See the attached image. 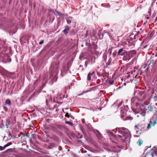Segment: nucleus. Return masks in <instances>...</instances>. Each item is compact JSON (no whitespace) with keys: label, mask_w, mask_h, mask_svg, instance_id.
Segmentation results:
<instances>
[{"label":"nucleus","mask_w":157,"mask_h":157,"mask_svg":"<svg viewBox=\"0 0 157 157\" xmlns=\"http://www.w3.org/2000/svg\"><path fill=\"white\" fill-rule=\"evenodd\" d=\"M54 18H53V20H52V22L53 21V20H54Z\"/></svg>","instance_id":"6e6d98bb"},{"label":"nucleus","mask_w":157,"mask_h":157,"mask_svg":"<svg viewBox=\"0 0 157 157\" xmlns=\"http://www.w3.org/2000/svg\"><path fill=\"white\" fill-rule=\"evenodd\" d=\"M146 112L145 111H143L140 113V114L143 116H144L145 115Z\"/></svg>","instance_id":"b1692460"},{"label":"nucleus","mask_w":157,"mask_h":157,"mask_svg":"<svg viewBox=\"0 0 157 157\" xmlns=\"http://www.w3.org/2000/svg\"><path fill=\"white\" fill-rule=\"evenodd\" d=\"M44 41L43 40H41V41L39 43V44L40 45L44 43Z\"/></svg>","instance_id":"e433bc0d"},{"label":"nucleus","mask_w":157,"mask_h":157,"mask_svg":"<svg viewBox=\"0 0 157 157\" xmlns=\"http://www.w3.org/2000/svg\"><path fill=\"white\" fill-rule=\"evenodd\" d=\"M131 59L130 56L129 55H128V57L126 59H125L126 60H129Z\"/></svg>","instance_id":"f704fd0d"},{"label":"nucleus","mask_w":157,"mask_h":157,"mask_svg":"<svg viewBox=\"0 0 157 157\" xmlns=\"http://www.w3.org/2000/svg\"><path fill=\"white\" fill-rule=\"evenodd\" d=\"M140 125H136L134 127V129L136 131V134L139 133L140 134L141 133V132H139V130L140 129Z\"/></svg>","instance_id":"9d476101"},{"label":"nucleus","mask_w":157,"mask_h":157,"mask_svg":"<svg viewBox=\"0 0 157 157\" xmlns=\"http://www.w3.org/2000/svg\"><path fill=\"white\" fill-rule=\"evenodd\" d=\"M106 131L107 133L110 137L111 136L114 138H115L116 136L110 131L109 130H107Z\"/></svg>","instance_id":"9b49d317"},{"label":"nucleus","mask_w":157,"mask_h":157,"mask_svg":"<svg viewBox=\"0 0 157 157\" xmlns=\"http://www.w3.org/2000/svg\"><path fill=\"white\" fill-rule=\"evenodd\" d=\"M6 147V146H5V145L3 147H2V149L3 150H4L5 149V148Z\"/></svg>","instance_id":"49530a36"},{"label":"nucleus","mask_w":157,"mask_h":157,"mask_svg":"<svg viewBox=\"0 0 157 157\" xmlns=\"http://www.w3.org/2000/svg\"><path fill=\"white\" fill-rule=\"evenodd\" d=\"M96 134L97 136L99 139H100L102 137L101 134L97 130V133H96Z\"/></svg>","instance_id":"2eb2a0df"},{"label":"nucleus","mask_w":157,"mask_h":157,"mask_svg":"<svg viewBox=\"0 0 157 157\" xmlns=\"http://www.w3.org/2000/svg\"><path fill=\"white\" fill-rule=\"evenodd\" d=\"M3 149H2V146H0V151H2Z\"/></svg>","instance_id":"79ce46f5"},{"label":"nucleus","mask_w":157,"mask_h":157,"mask_svg":"<svg viewBox=\"0 0 157 157\" xmlns=\"http://www.w3.org/2000/svg\"><path fill=\"white\" fill-rule=\"evenodd\" d=\"M97 46L96 45L94 47V49H96L97 48Z\"/></svg>","instance_id":"de8ad7c7"},{"label":"nucleus","mask_w":157,"mask_h":157,"mask_svg":"<svg viewBox=\"0 0 157 157\" xmlns=\"http://www.w3.org/2000/svg\"><path fill=\"white\" fill-rule=\"evenodd\" d=\"M124 85H126V83H124Z\"/></svg>","instance_id":"13d9d810"},{"label":"nucleus","mask_w":157,"mask_h":157,"mask_svg":"<svg viewBox=\"0 0 157 157\" xmlns=\"http://www.w3.org/2000/svg\"><path fill=\"white\" fill-rule=\"evenodd\" d=\"M69 30L68 26H67L66 27L65 29L63 31V33L65 34H67L68 33L67 31Z\"/></svg>","instance_id":"4468645a"},{"label":"nucleus","mask_w":157,"mask_h":157,"mask_svg":"<svg viewBox=\"0 0 157 157\" xmlns=\"http://www.w3.org/2000/svg\"><path fill=\"white\" fill-rule=\"evenodd\" d=\"M155 121H154L153 122H152L151 121H150L149 122V123L148 124L147 126V128L148 129H149L151 128V126H154L155 124Z\"/></svg>","instance_id":"6e6552de"},{"label":"nucleus","mask_w":157,"mask_h":157,"mask_svg":"<svg viewBox=\"0 0 157 157\" xmlns=\"http://www.w3.org/2000/svg\"><path fill=\"white\" fill-rule=\"evenodd\" d=\"M135 105H136V106L138 107V106H140V104L139 103H138L137 102H136Z\"/></svg>","instance_id":"4c0bfd02"},{"label":"nucleus","mask_w":157,"mask_h":157,"mask_svg":"<svg viewBox=\"0 0 157 157\" xmlns=\"http://www.w3.org/2000/svg\"><path fill=\"white\" fill-rule=\"evenodd\" d=\"M12 143L11 142H10L7 144H6V145H5V146H6V147L9 146L11 145L12 144Z\"/></svg>","instance_id":"393cba45"},{"label":"nucleus","mask_w":157,"mask_h":157,"mask_svg":"<svg viewBox=\"0 0 157 157\" xmlns=\"http://www.w3.org/2000/svg\"><path fill=\"white\" fill-rule=\"evenodd\" d=\"M3 110L6 112H7L8 111V109L5 106H3Z\"/></svg>","instance_id":"bb28decb"},{"label":"nucleus","mask_w":157,"mask_h":157,"mask_svg":"<svg viewBox=\"0 0 157 157\" xmlns=\"http://www.w3.org/2000/svg\"><path fill=\"white\" fill-rule=\"evenodd\" d=\"M82 56H79V59H81V58H82Z\"/></svg>","instance_id":"5fc2aeb1"},{"label":"nucleus","mask_w":157,"mask_h":157,"mask_svg":"<svg viewBox=\"0 0 157 157\" xmlns=\"http://www.w3.org/2000/svg\"><path fill=\"white\" fill-rule=\"evenodd\" d=\"M83 94V93H82L81 94H78V96H80V95H82Z\"/></svg>","instance_id":"09e8293b"},{"label":"nucleus","mask_w":157,"mask_h":157,"mask_svg":"<svg viewBox=\"0 0 157 157\" xmlns=\"http://www.w3.org/2000/svg\"><path fill=\"white\" fill-rule=\"evenodd\" d=\"M5 104L10 105H11V101L9 99H7L5 101Z\"/></svg>","instance_id":"f3484780"},{"label":"nucleus","mask_w":157,"mask_h":157,"mask_svg":"<svg viewBox=\"0 0 157 157\" xmlns=\"http://www.w3.org/2000/svg\"><path fill=\"white\" fill-rule=\"evenodd\" d=\"M116 54H117V52H113V57H115V56H116Z\"/></svg>","instance_id":"473e14b6"},{"label":"nucleus","mask_w":157,"mask_h":157,"mask_svg":"<svg viewBox=\"0 0 157 157\" xmlns=\"http://www.w3.org/2000/svg\"><path fill=\"white\" fill-rule=\"evenodd\" d=\"M107 150L108 151V152L110 151L112 152V154H115V155H116V153H117L119 152L120 151V150L119 149H116L115 148L113 149V151H111L108 148L107 149Z\"/></svg>","instance_id":"1a4fd4ad"},{"label":"nucleus","mask_w":157,"mask_h":157,"mask_svg":"<svg viewBox=\"0 0 157 157\" xmlns=\"http://www.w3.org/2000/svg\"><path fill=\"white\" fill-rule=\"evenodd\" d=\"M136 36H137V35H135L134 36V38H135V39H136Z\"/></svg>","instance_id":"864d4df0"},{"label":"nucleus","mask_w":157,"mask_h":157,"mask_svg":"<svg viewBox=\"0 0 157 157\" xmlns=\"http://www.w3.org/2000/svg\"><path fill=\"white\" fill-rule=\"evenodd\" d=\"M70 115H71L69 114L68 113H67L65 115V117L68 118H69L70 117Z\"/></svg>","instance_id":"c85d7f7f"},{"label":"nucleus","mask_w":157,"mask_h":157,"mask_svg":"<svg viewBox=\"0 0 157 157\" xmlns=\"http://www.w3.org/2000/svg\"><path fill=\"white\" fill-rule=\"evenodd\" d=\"M48 136L49 137V138L53 139V140L56 142L58 141L59 140V138L54 135H52L51 136Z\"/></svg>","instance_id":"0eeeda50"},{"label":"nucleus","mask_w":157,"mask_h":157,"mask_svg":"<svg viewBox=\"0 0 157 157\" xmlns=\"http://www.w3.org/2000/svg\"><path fill=\"white\" fill-rule=\"evenodd\" d=\"M113 48V47H111V49H109V51L110 50V52H109V54H110H110H111V53H112V51H111V50Z\"/></svg>","instance_id":"58836bf2"},{"label":"nucleus","mask_w":157,"mask_h":157,"mask_svg":"<svg viewBox=\"0 0 157 157\" xmlns=\"http://www.w3.org/2000/svg\"><path fill=\"white\" fill-rule=\"evenodd\" d=\"M17 152V149L14 148H13L8 149L5 152L6 155H13L16 156Z\"/></svg>","instance_id":"7ed1b4c3"},{"label":"nucleus","mask_w":157,"mask_h":157,"mask_svg":"<svg viewBox=\"0 0 157 157\" xmlns=\"http://www.w3.org/2000/svg\"><path fill=\"white\" fill-rule=\"evenodd\" d=\"M102 58L105 61H106L107 59V56H106V55H104L102 57Z\"/></svg>","instance_id":"cd10ccee"},{"label":"nucleus","mask_w":157,"mask_h":157,"mask_svg":"<svg viewBox=\"0 0 157 157\" xmlns=\"http://www.w3.org/2000/svg\"><path fill=\"white\" fill-rule=\"evenodd\" d=\"M130 76V75H128L127 76H126V77H127V78H128Z\"/></svg>","instance_id":"a18cd8bd"},{"label":"nucleus","mask_w":157,"mask_h":157,"mask_svg":"<svg viewBox=\"0 0 157 157\" xmlns=\"http://www.w3.org/2000/svg\"><path fill=\"white\" fill-rule=\"evenodd\" d=\"M132 118L130 116H128L126 118L125 120H132Z\"/></svg>","instance_id":"4be33fe9"},{"label":"nucleus","mask_w":157,"mask_h":157,"mask_svg":"<svg viewBox=\"0 0 157 157\" xmlns=\"http://www.w3.org/2000/svg\"><path fill=\"white\" fill-rule=\"evenodd\" d=\"M146 64L144 63V64L141 67L143 68V69H144L145 68H146Z\"/></svg>","instance_id":"72a5a7b5"},{"label":"nucleus","mask_w":157,"mask_h":157,"mask_svg":"<svg viewBox=\"0 0 157 157\" xmlns=\"http://www.w3.org/2000/svg\"><path fill=\"white\" fill-rule=\"evenodd\" d=\"M65 123L66 124H69L71 125H72L73 124L72 122L69 121H65Z\"/></svg>","instance_id":"5701e85b"},{"label":"nucleus","mask_w":157,"mask_h":157,"mask_svg":"<svg viewBox=\"0 0 157 157\" xmlns=\"http://www.w3.org/2000/svg\"><path fill=\"white\" fill-rule=\"evenodd\" d=\"M2 58L3 61L6 62H10L11 60L10 56L6 54H4L3 55V56H2Z\"/></svg>","instance_id":"423d86ee"},{"label":"nucleus","mask_w":157,"mask_h":157,"mask_svg":"<svg viewBox=\"0 0 157 157\" xmlns=\"http://www.w3.org/2000/svg\"><path fill=\"white\" fill-rule=\"evenodd\" d=\"M143 141L142 140H139L137 142V143L138 144L139 146H140L142 144Z\"/></svg>","instance_id":"a211bd4d"},{"label":"nucleus","mask_w":157,"mask_h":157,"mask_svg":"<svg viewBox=\"0 0 157 157\" xmlns=\"http://www.w3.org/2000/svg\"><path fill=\"white\" fill-rule=\"evenodd\" d=\"M94 73V72L93 71L92 73L89 72L87 76V79L88 81H90L91 79V76Z\"/></svg>","instance_id":"f8f14e48"},{"label":"nucleus","mask_w":157,"mask_h":157,"mask_svg":"<svg viewBox=\"0 0 157 157\" xmlns=\"http://www.w3.org/2000/svg\"><path fill=\"white\" fill-rule=\"evenodd\" d=\"M134 98H132V99H131V101H132V102L133 101V100L134 99Z\"/></svg>","instance_id":"603ef678"},{"label":"nucleus","mask_w":157,"mask_h":157,"mask_svg":"<svg viewBox=\"0 0 157 157\" xmlns=\"http://www.w3.org/2000/svg\"><path fill=\"white\" fill-rule=\"evenodd\" d=\"M50 79L51 81H49V84L50 85H52L53 84L54 82H56L57 80V77L56 75H55L54 76L52 77L51 74H50Z\"/></svg>","instance_id":"20e7f679"},{"label":"nucleus","mask_w":157,"mask_h":157,"mask_svg":"<svg viewBox=\"0 0 157 157\" xmlns=\"http://www.w3.org/2000/svg\"><path fill=\"white\" fill-rule=\"evenodd\" d=\"M70 117H71V119H72L73 120L74 119V117L73 116H71V115H70Z\"/></svg>","instance_id":"c03bdc74"},{"label":"nucleus","mask_w":157,"mask_h":157,"mask_svg":"<svg viewBox=\"0 0 157 157\" xmlns=\"http://www.w3.org/2000/svg\"><path fill=\"white\" fill-rule=\"evenodd\" d=\"M95 157H98V156H96Z\"/></svg>","instance_id":"e2e57ef3"},{"label":"nucleus","mask_w":157,"mask_h":157,"mask_svg":"<svg viewBox=\"0 0 157 157\" xmlns=\"http://www.w3.org/2000/svg\"><path fill=\"white\" fill-rule=\"evenodd\" d=\"M101 6H103V4H101Z\"/></svg>","instance_id":"4d7b16f0"},{"label":"nucleus","mask_w":157,"mask_h":157,"mask_svg":"<svg viewBox=\"0 0 157 157\" xmlns=\"http://www.w3.org/2000/svg\"><path fill=\"white\" fill-rule=\"evenodd\" d=\"M133 52L135 54L136 53V52L135 50L133 51Z\"/></svg>","instance_id":"3c124183"},{"label":"nucleus","mask_w":157,"mask_h":157,"mask_svg":"<svg viewBox=\"0 0 157 157\" xmlns=\"http://www.w3.org/2000/svg\"><path fill=\"white\" fill-rule=\"evenodd\" d=\"M121 104H122L121 103H119L118 105L117 106V107H119L120 105H121Z\"/></svg>","instance_id":"37998d69"},{"label":"nucleus","mask_w":157,"mask_h":157,"mask_svg":"<svg viewBox=\"0 0 157 157\" xmlns=\"http://www.w3.org/2000/svg\"><path fill=\"white\" fill-rule=\"evenodd\" d=\"M117 131L121 135H119L118 137L122 142L130 140L131 135L128 130L125 128H117Z\"/></svg>","instance_id":"f257e3e1"},{"label":"nucleus","mask_w":157,"mask_h":157,"mask_svg":"<svg viewBox=\"0 0 157 157\" xmlns=\"http://www.w3.org/2000/svg\"><path fill=\"white\" fill-rule=\"evenodd\" d=\"M67 23L68 24H70L71 22V21L70 20L67 19Z\"/></svg>","instance_id":"7c9ffc66"},{"label":"nucleus","mask_w":157,"mask_h":157,"mask_svg":"<svg viewBox=\"0 0 157 157\" xmlns=\"http://www.w3.org/2000/svg\"><path fill=\"white\" fill-rule=\"evenodd\" d=\"M55 146V144L53 143H51L48 146V147L49 149L53 148Z\"/></svg>","instance_id":"ddd939ff"},{"label":"nucleus","mask_w":157,"mask_h":157,"mask_svg":"<svg viewBox=\"0 0 157 157\" xmlns=\"http://www.w3.org/2000/svg\"><path fill=\"white\" fill-rule=\"evenodd\" d=\"M45 85H46V84L45 83H44L42 84V86L41 87V89H42L45 86Z\"/></svg>","instance_id":"c9c22d12"},{"label":"nucleus","mask_w":157,"mask_h":157,"mask_svg":"<svg viewBox=\"0 0 157 157\" xmlns=\"http://www.w3.org/2000/svg\"><path fill=\"white\" fill-rule=\"evenodd\" d=\"M154 98L157 99V94H155V95L154 96Z\"/></svg>","instance_id":"a19ab883"},{"label":"nucleus","mask_w":157,"mask_h":157,"mask_svg":"<svg viewBox=\"0 0 157 157\" xmlns=\"http://www.w3.org/2000/svg\"><path fill=\"white\" fill-rule=\"evenodd\" d=\"M89 63V62L88 61H86L85 63V66L86 67L87 66L88 64Z\"/></svg>","instance_id":"2f4dec72"},{"label":"nucleus","mask_w":157,"mask_h":157,"mask_svg":"<svg viewBox=\"0 0 157 157\" xmlns=\"http://www.w3.org/2000/svg\"><path fill=\"white\" fill-rule=\"evenodd\" d=\"M109 83L111 85H113L114 83V81L113 80H109Z\"/></svg>","instance_id":"a878e982"},{"label":"nucleus","mask_w":157,"mask_h":157,"mask_svg":"<svg viewBox=\"0 0 157 157\" xmlns=\"http://www.w3.org/2000/svg\"><path fill=\"white\" fill-rule=\"evenodd\" d=\"M146 47V46H145V47H144V48H145Z\"/></svg>","instance_id":"052dcab7"},{"label":"nucleus","mask_w":157,"mask_h":157,"mask_svg":"<svg viewBox=\"0 0 157 157\" xmlns=\"http://www.w3.org/2000/svg\"><path fill=\"white\" fill-rule=\"evenodd\" d=\"M111 60L112 59L111 58H110L109 59L108 62L106 63V65L107 67L108 66H109L110 65Z\"/></svg>","instance_id":"aec40b11"},{"label":"nucleus","mask_w":157,"mask_h":157,"mask_svg":"<svg viewBox=\"0 0 157 157\" xmlns=\"http://www.w3.org/2000/svg\"><path fill=\"white\" fill-rule=\"evenodd\" d=\"M61 75H62V71H61Z\"/></svg>","instance_id":"bf43d9fd"},{"label":"nucleus","mask_w":157,"mask_h":157,"mask_svg":"<svg viewBox=\"0 0 157 157\" xmlns=\"http://www.w3.org/2000/svg\"><path fill=\"white\" fill-rule=\"evenodd\" d=\"M146 17L147 19H148L149 18V17L148 16H147Z\"/></svg>","instance_id":"8fccbe9b"},{"label":"nucleus","mask_w":157,"mask_h":157,"mask_svg":"<svg viewBox=\"0 0 157 157\" xmlns=\"http://www.w3.org/2000/svg\"><path fill=\"white\" fill-rule=\"evenodd\" d=\"M82 132L84 135H86V133L85 132V131L83 130H82Z\"/></svg>","instance_id":"ea45409f"},{"label":"nucleus","mask_w":157,"mask_h":157,"mask_svg":"<svg viewBox=\"0 0 157 157\" xmlns=\"http://www.w3.org/2000/svg\"><path fill=\"white\" fill-rule=\"evenodd\" d=\"M147 148L144 152V154H145L143 157H155L157 156V147H154L150 151H146Z\"/></svg>","instance_id":"f03ea898"},{"label":"nucleus","mask_w":157,"mask_h":157,"mask_svg":"<svg viewBox=\"0 0 157 157\" xmlns=\"http://www.w3.org/2000/svg\"><path fill=\"white\" fill-rule=\"evenodd\" d=\"M56 13L57 14V15L58 16H62L61 13L60 12H59L58 11H56Z\"/></svg>","instance_id":"c756f323"},{"label":"nucleus","mask_w":157,"mask_h":157,"mask_svg":"<svg viewBox=\"0 0 157 157\" xmlns=\"http://www.w3.org/2000/svg\"><path fill=\"white\" fill-rule=\"evenodd\" d=\"M106 33H108V32H106Z\"/></svg>","instance_id":"680f3d73"},{"label":"nucleus","mask_w":157,"mask_h":157,"mask_svg":"<svg viewBox=\"0 0 157 157\" xmlns=\"http://www.w3.org/2000/svg\"><path fill=\"white\" fill-rule=\"evenodd\" d=\"M78 135L77 136V139H81L82 138L83 136L82 135L79 133H78Z\"/></svg>","instance_id":"6ab92c4d"},{"label":"nucleus","mask_w":157,"mask_h":157,"mask_svg":"<svg viewBox=\"0 0 157 157\" xmlns=\"http://www.w3.org/2000/svg\"><path fill=\"white\" fill-rule=\"evenodd\" d=\"M98 36H99V37L100 39H102L103 38V34H102L101 33H98Z\"/></svg>","instance_id":"412c9836"},{"label":"nucleus","mask_w":157,"mask_h":157,"mask_svg":"<svg viewBox=\"0 0 157 157\" xmlns=\"http://www.w3.org/2000/svg\"><path fill=\"white\" fill-rule=\"evenodd\" d=\"M127 53V52L123 48H121L117 52V55L118 56H124V58H125L126 57L125 55Z\"/></svg>","instance_id":"39448f33"},{"label":"nucleus","mask_w":157,"mask_h":157,"mask_svg":"<svg viewBox=\"0 0 157 157\" xmlns=\"http://www.w3.org/2000/svg\"><path fill=\"white\" fill-rule=\"evenodd\" d=\"M40 82L39 78L35 80L34 82V87H36L37 85Z\"/></svg>","instance_id":"dca6fc26"}]
</instances>
